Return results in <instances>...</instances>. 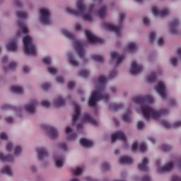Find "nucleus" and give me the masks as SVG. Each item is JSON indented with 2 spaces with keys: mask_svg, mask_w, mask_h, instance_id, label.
<instances>
[{
  "mask_svg": "<svg viewBox=\"0 0 181 181\" xmlns=\"http://www.w3.org/2000/svg\"><path fill=\"white\" fill-rule=\"evenodd\" d=\"M18 24L20 29H21L23 33H29V29H28V27L26 26V24H25V23H23V21H18Z\"/></svg>",
  "mask_w": 181,
  "mask_h": 181,
  "instance_id": "33",
  "label": "nucleus"
},
{
  "mask_svg": "<svg viewBox=\"0 0 181 181\" xmlns=\"http://www.w3.org/2000/svg\"><path fill=\"white\" fill-rule=\"evenodd\" d=\"M127 50H129L130 53H134V52H136V44L134 42L129 43L127 45Z\"/></svg>",
  "mask_w": 181,
  "mask_h": 181,
  "instance_id": "36",
  "label": "nucleus"
},
{
  "mask_svg": "<svg viewBox=\"0 0 181 181\" xmlns=\"http://www.w3.org/2000/svg\"><path fill=\"white\" fill-rule=\"evenodd\" d=\"M0 139H8V135L6 133L2 132L0 134Z\"/></svg>",
  "mask_w": 181,
  "mask_h": 181,
  "instance_id": "62",
  "label": "nucleus"
},
{
  "mask_svg": "<svg viewBox=\"0 0 181 181\" xmlns=\"http://www.w3.org/2000/svg\"><path fill=\"white\" fill-rule=\"evenodd\" d=\"M117 139H119L120 141L124 142V144H127V136H125V134H124V132L122 131L117 132L111 135L112 143L115 142Z\"/></svg>",
  "mask_w": 181,
  "mask_h": 181,
  "instance_id": "9",
  "label": "nucleus"
},
{
  "mask_svg": "<svg viewBox=\"0 0 181 181\" xmlns=\"http://www.w3.org/2000/svg\"><path fill=\"white\" fill-rule=\"evenodd\" d=\"M131 114H132L131 109H128L126 113L123 115L122 119L124 122H131Z\"/></svg>",
  "mask_w": 181,
  "mask_h": 181,
  "instance_id": "27",
  "label": "nucleus"
},
{
  "mask_svg": "<svg viewBox=\"0 0 181 181\" xmlns=\"http://www.w3.org/2000/svg\"><path fill=\"white\" fill-rule=\"evenodd\" d=\"M161 149L163 150V152H169V151L172 149V147L167 144H163L161 146Z\"/></svg>",
  "mask_w": 181,
  "mask_h": 181,
  "instance_id": "44",
  "label": "nucleus"
},
{
  "mask_svg": "<svg viewBox=\"0 0 181 181\" xmlns=\"http://www.w3.org/2000/svg\"><path fill=\"white\" fill-rule=\"evenodd\" d=\"M179 25V20L174 19L171 21L170 25V30L173 35H176L177 33V25Z\"/></svg>",
  "mask_w": 181,
  "mask_h": 181,
  "instance_id": "19",
  "label": "nucleus"
},
{
  "mask_svg": "<svg viewBox=\"0 0 181 181\" xmlns=\"http://www.w3.org/2000/svg\"><path fill=\"white\" fill-rule=\"evenodd\" d=\"M143 69L142 65L138 64H136V62L134 61L132 64L130 73L132 74V76H135L136 74H139V73L142 71Z\"/></svg>",
  "mask_w": 181,
  "mask_h": 181,
  "instance_id": "11",
  "label": "nucleus"
},
{
  "mask_svg": "<svg viewBox=\"0 0 181 181\" xmlns=\"http://www.w3.org/2000/svg\"><path fill=\"white\" fill-rule=\"evenodd\" d=\"M0 160L1 162H12L13 160V156H5L4 153H0Z\"/></svg>",
  "mask_w": 181,
  "mask_h": 181,
  "instance_id": "26",
  "label": "nucleus"
},
{
  "mask_svg": "<svg viewBox=\"0 0 181 181\" xmlns=\"http://www.w3.org/2000/svg\"><path fill=\"white\" fill-rule=\"evenodd\" d=\"M85 35L87 37L89 43H104V40L93 35L91 31L88 30L85 31Z\"/></svg>",
  "mask_w": 181,
  "mask_h": 181,
  "instance_id": "7",
  "label": "nucleus"
},
{
  "mask_svg": "<svg viewBox=\"0 0 181 181\" xmlns=\"http://www.w3.org/2000/svg\"><path fill=\"white\" fill-rule=\"evenodd\" d=\"M83 122H89L90 124H92V125H94L95 127H97L98 125V122L97 120L93 119L90 115L86 113L83 115Z\"/></svg>",
  "mask_w": 181,
  "mask_h": 181,
  "instance_id": "18",
  "label": "nucleus"
},
{
  "mask_svg": "<svg viewBox=\"0 0 181 181\" xmlns=\"http://www.w3.org/2000/svg\"><path fill=\"white\" fill-rule=\"evenodd\" d=\"M170 63L174 67H176V66H177V59L175 57L172 58L170 60Z\"/></svg>",
  "mask_w": 181,
  "mask_h": 181,
  "instance_id": "56",
  "label": "nucleus"
},
{
  "mask_svg": "<svg viewBox=\"0 0 181 181\" xmlns=\"http://www.w3.org/2000/svg\"><path fill=\"white\" fill-rule=\"evenodd\" d=\"M172 169H173V163L170 162L163 167L158 168V170L159 173H163L164 172H170Z\"/></svg>",
  "mask_w": 181,
  "mask_h": 181,
  "instance_id": "21",
  "label": "nucleus"
},
{
  "mask_svg": "<svg viewBox=\"0 0 181 181\" xmlns=\"http://www.w3.org/2000/svg\"><path fill=\"white\" fill-rule=\"evenodd\" d=\"M161 125H163V127L167 129H169V128H179V127H181V121L176 122L173 125H170L168 121L163 120L161 122Z\"/></svg>",
  "mask_w": 181,
  "mask_h": 181,
  "instance_id": "16",
  "label": "nucleus"
},
{
  "mask_svg": "<svg viewBox=\"0 0 181 181\" xmlns=\"http://www.w3.org/2000/svg\"><path fill=\"white\" fill-rule=\"evenodd\" d=\"M48 71L50 74H56V73H57V69L53 67H48Z\"/></svg>",
  "mask_w": 181,
  "mask_h": 181,
  "instance_id": "55",
  "label": "nucleus"
},
{
  "mask_svg": "<svg viewBox=\"0 0 181 181\" xmlns=\"http://www.w3.org/2000/svg\"><path fill=\"white\" fill-rule=\"evenodd\" d=\"M74 87H76V83L74 82H69L68 83V88L69 90H73V88H74Z\"/></svg>",
  "mask_w": 181,
  "mask_h": 181,
  "instance_id": "59",
  "label": "nucleus"
},
{
  "mask_svg": "<svg viewBox=\"0 0 181 181\" xmlns=\"http://www.w3.org/2000/svg\"><path fill=\"white\" fill-rule=\"evenodd\" d=\"M156 37V34H155V33L153 32L150 33L149 42L152 43L155 40Z\"/></svg>",
  "mask_w": 181,
  "mask_h": 181,
  "instance_id": "48",
  "label": "nucleus"
},
{
  "mask_svg": "<svg viewBox=\"0 0 181 181\" xmlns=\"http://www.w3.org/2000/svg\"><path fill=\"white\" fill-rule=\"evenodd\" d=\"M22 152V147L17 146L15 148L14 155L16 156H18V155H21V153Z\"/></svg>",
  "mask_w": 181,
  "mask_h": 181,
  "instance_id": "47",
  "label": "nucleus"
},
{
  "mask_svg": "<svg viewBox=\"0 0 181 181\" xmlns=\"http://www.w3.org/2000/svg\"><path fill=\"white\" fill-rule=\"evenodd\" d=\"M124 19H125V13H119V25H114L111 23H103V26L107 30H111V32H114L117 36H120L121 35V28L122 23L124 22Z\"/></svg>",
  "mask_w": 181,
  "mask_h": 181,
  "instance_id": "5",
  "label": "nucleus"
},
{
  "mask_svg": "<svg viewBox=\"0 0 181 181\" xmlns=\"http://www.w3.org/2000/svg\"><path fill=\"white\" fill-rule=\"evenodd\" d=\"M136 149H138V142H134L132 145V151L133 152H135V151H136Z\"/></svg>",
  "mask_w": 181,
  "mask_h": 181,
  "instance_id": "57",
  "label": "nucleus"
},
{
  "mask_svg": "<svg viewBox=\"0 0 181 181\" xmlns=\"http://www.w3.org/2000/svg\"><path fill=\"white\" fill-rule=\"evenodd\" d=\"M143 22L146 25H149V19L145 16L143 17Z\"/></svg>",
  "mask_w": 181,
  "mask_h": 181,
  "instance_id": "63",
  "label": "nucleus"
},
{
  "mask_svg": "<svg viewBox=\"0 0 181 181\" xmlns=\"http://www.w3.org/2000/svg\"><path fill=\"white\" fill-rule=\"evenodd\" d=\"M93 9H94V6H90L89 8L84 5L83 0H78L77 2V10L72 9L70 7L66 8V11L68 13H71V15H75V16H82L84 21H88L91 22L93 21V17L91 16V12H93ZM87 11H89L88 13H86Z\"/></svg>",
  "mask_w": 181,
  "mask_h": 181,
  "instance_id": "3",
  "label": "nucleus"
},
{
  "mask_svg": "<svg viewBox=\"0 0 181 181\" xmlns=\"http://www.w3.org/2000/svg\"><path fill=\"white\" fill-rule=\"evenodd\" d=\"M117 74L118 73L117 72V71L114 70L110 73L109 78H114V77H117Z\"/></svg>",
  "mask_w": 181,
  "mask_h": 181,
  "instance_id": "54",
  "label": "nucleus"
},
{
  "mask_svg": "<svg viewBox=\"0 0 181 181\" xmlns=\"http://www.w3.org/2000/svg\"><path fill=\"white\" fill-rule=\"evenodd\" d=\"M171 181H181V178L177 176H173Z\"/></svg>",
  "mask_w": 181,
  "mask_h": 181,
  "instance_id": "64",
  "label": "nucleus"
},
{
  "mask_svg": "<svg viewBox=\"0 0 181 181\" xmlns=\"http://www.w3.org/2000/svg\"><path fill=\"white\" fill-rule=\"evenodd\" d=\"M147 81L148 83H153L156 81V73L151 72L150 75L147 76Z\"/></svg>",
  "mask_w": 181,
  "mask_h": 181,
  "instance_id": "38",
  "label": "nucleus"
},
{
  "mask_svg": "<svg viewBox=\"0 0 181 181\" xmlns=\"http://www.w3.org/2000/svg\"><path fill=\"white\" fill-rule=\"evenodd\" d=\"M17 18H19V19H26L28 18V13L23 12V11H18L16 13Z\"/></svg>",
  "mask_w": 181,
  "mask_h": 181,
  "instance_id": "41",
  "label": "nucleus"
},
{
  "mask_svg": "<svg viewBox=\"0 0 181 181\" xmlns=\"http://www.w3.org/2000/svg\"><path fill=\"white\" fill-rule=\"evenodd\" d=\"M83 173V168L81 167L77 168L74 171V175L75 176H80V175Z\"/></svg>",
  "mask_w": 181,
  "mask_h": 181,
  "instance_id": "45",
  "label": "nucleus"
},
{
  "mask_svg": "<svg viewBox=\"0 0 181 181\" xmlns=\"http://www.w3.org/2000/svg\"><path fill=\"white\" fill-rule=\"evenodd\" d=\"M79 76L83 77V78H87V77L90 76V71H88V70H81L79 72Z\"/></svg>",
  "mask_w": 181,
  "mask_h": 181,
  "instance_id": "42",
  "label": "nucleus"
},
{
  "mask_svg": "<svg viewBox=\"0 0 181 181\" xmlns=\"http://www.w3.org/2000/svg\"><path fill=\"white\" fill-rule=\"evenodd\" d=\"M59 146L60 149H62L63 151H67V145H66L65 143L60 144Z\"/></svg>",
  "mask_w": 181,
  "mask_h": 181,
  "instance_id": "58",
  "label": "nucleus"
},
{
  "mask_svg": "<svg viewBox=\"0 0 181 181\" xmlns=\"http://www.w3.org/2000/svg\"><path fill=\"white\" fill-rule=\"evenodd\" d=\"M152 13L154 15V16H161L162 18H163V16L169 15V10H168V8H163L159 11L158 10V8L153 7Z\"/></svg>",
  "mask_w": 181,
  "mask_h": 181,
  "instance_id": "13",
  "label": "nucleus"
},
{
  "mask_svg": "<svg viewBox=\"0 0 181 181\" xmlns=\"http://www.w3.org/2000/svg\"><path fill=\"white\" fill-rule=\"evenodd\" d=\"M148 158H144L142 160V163L138 165L139 170H142L143 172L148 171Z\"/></svg>",
  "mask_w": 181,
  "mask_h": 181,
  "instance_id": "24",
  "label": "nucleus"
},
{
  "mask_svg": "<svg viewBox=\"0 0 181 181\" xmlns=\"http://www.w3.org/2000/svg\"><path fill=\"white\" fill-rule=\"evenodd\" d=\"M111 59L112 60H116L117 66H118L124 62V55H119L117 52H111Z\"/></svg>",
  "mask_w": 181,
  "mask_h": 181,
  "instance_id": "15",
  "label": "nucleus"
},
{
  "mask_svg": "<svg viewBox=\"0 0 181 181\" xmlns=\"http://www.w3.org/2000/svg\"><path fill=\"white\" fill-rule=\"evenodd\" d=\"M80 144L81 146H83L84 148H91L94 145L93 141L87 140L86 139H81Z\"/></svg>",
  "mask_w": 181,
  "mask_h": 181,
  "instance_id": "23",
  "label": "nucleus"
},
{
  "mask_svg": "<svg viewBox=\"0 0 181 181\" xmlns=\"http://www.w3.org/2000/svg\"><path fill=\"white\" fill-rule=\"evenodd\" d=\"M41 105H42V107H46L47 108H49V107H50V102L47 100H43L41 102Z\"/></svg>",
  "mask_w": 181,
  "mask_h": 181,
  "instance_id": "53",
  "label": "nucleus"
},
{
  "mask_svg": "<svg viewBox=\"0 0 181 181\" xmlns=\"http://www.w3.org/2000/svg\"><path fill=\"white\" fill-rule=\"evenodd\" d=\"M1 173H4L5 175H8V176H12V170L9 166H5L1 170Z\"/></svg>",
  "mask_w": 181,
  "mask_h": 181,
  "instance_id": "40",
  "label": "nucleus"
},
{
  "mask_svg": "<svg viewBox=\"0 0 181 181\" xmlns=\"http://www.w3.org/2000/svg\"><path fill=\"white\" fill-rule=\"evenodd\" d=\"M140 152H146V144L145 143H141L139 146Z\"/></svg>",
  "mask_w": 181,
  "mask_h": 181,
  "instance_id": "49",
  "label": "nucleus"
},
{
  "mask_svg": "<svg viewBox=\"0 0 181 181\" xmlns=\"http://www.w3.org/2000/svg\"><path fill=\"white\" fill-rule=\"evenodd\" d=\"M63 160H64L63 156H58L55 158V165L57 168H62L64 164Z\"/></svg>",
  "mask_w": 181,
  "mask_h": 181,
  "instance_id": "34",
  "label": "nucleus"
},
{
  "mask_svg": "<svg viewBox=\"0 0 181 181\" xmlns=\"http://www.w3.org/2000/svg\"><path fill=\"white\" fill-rule=\"evenodd\" d=\"M73 105L75 108V114L72 116V122L73 124L74 125V124H76V122H77V119H78V118H80V106H78V105H77V103H76V102L73 103Z\"/></svg>",
  "mask_w": 181,
  "mask_h": 181,
  "instance_id": "14",
  "label": "nucleus"
},
{
  "mask_svg": "<svg viewBox=\"0 0 181 181\" xmlns=\"http://www.w3.org/2000/svg\"><path fill=\"white\" fill-rule=\"evenodd\" d=\"M23 43L24 45V52L25 54L30 56H36V46L33 44V39L27 35L23 38Z\"/></svg>",
  "mask_w": 181,
  "mask_h": 181,
  "instance_id": "4",
  "label": "nucleus"
},
{
  "mask_svg": "<svg viewBox=\"0 0 181 181\" xmlns=\"http://www.w3.org/2000/svg\"><path fill=\"white\" fill-rule=\"evenodd\" d=\"M123 105L122 104H117V103H111L110 105V109L112 110V111H118V110H121L122 108Z\"/></svg>",
  "mask_w": 181,
  "mask_h": 181,
  "instance_id": "35",
  "label": "nucleus"
},
{
  "mask_svg": "<svg viewBox=\"0 0 181 181\" xmlns=\"http://www.w3.org/2000/svg\"><path fill=\"white\" fill-rule=\"evenodd\" d=\"M105 83H107V78L105 76H100L98 78V83L99 84V86L90 95L88 100L89 107H96L97 102L100 100L108 101L110 96L108 94L104 93V91H105Z\"/></svg>",
  "mask_w": 181,
  "mask_h": 181,
  "instance_id": "2",
  "label": "nucleus"
},
{
  "mask_svg": "<svg viewBox=\"0 0 181 181\" xmlns=\"http://www.w3.org/2000/svg\"><path fill=\"white\" fill-rule=\"evenodd\" d=\"M37 156H38V159L40 160H42V159H43V158H46V156H47L48 153H47V150H46V148H43V147H40L37 149Z\"/></svg>",
  "mask_w": 181,
  "mask_h": 181,
  "instance_id": "20",
  "label": "nucleus"
},
{
  "mask_svg": "<svg viewBox=\"0 0 181 181\" xmlns=\"http://www.w3.org/2000/svg\"><path fill=\"white\" fill-rule=\"evenodd\" d=\"M46 129L49 134V137H51L52 139H54L55 138H57V136H59L57 129H54V127L52 126H47Z\"/></svg>",
  "mask_w": 181,
  "mask_h": 181,
  "instance_id": "17",
  "label": "nucleus"
},
{
  "mask_svg": "<svg viewBox=\"0 0 181 181\" xmlns=\"http://www.w3.org/2000/svg\"><path fill=\"white\" fill-rule=\"evenodd\" d=\"M74 47L78 56L81 59H84V42L75 40Z\"/></svg>",
  "mask_w": 181,
  "mask_h": 181,
  "instance_id": "8",
  "label": "nucleus"
},
{
  "mask_svg": "<svg viewBox=\"0 0 181 181\" xmlns=\"http://www.w3.org/2000/svg\"><path fill=\"white\" fill-rule=\"evenodd\" d=\"M40 21L44 25H50V11L49 9L42 8L40 10Z\"/></svg>",
  "mask_w": 181,
  "mask_h": 181,
  "instance_id": "6",
  "label": "nucleus"
},
{
  "mask_svg": "<svg viewBox=\"0 0 181 181\" xmlns=\"http://www.w3.org/2000/svg\"><path fill=\"white\" fill-rule=\"evenodd\" d=\"M133 101L136 104L142 105L141 112L145 119H149V118L159 119L162 114H168L169 112V110L166 108L156 111L153 107H150L148 104H152L153 103V98L151 95L134 97Z\"/></svg>",
  "mask_w": 181,
  "mask_h": 181,
  "instance_id": "1",
  "label": "nucleus"
},
{
  "mask_svg": "<svg viewBox=\"0 0 181 181\" xmlns=\"http://www.w3.org/2000/svg\"><path fill=\"white\" fill-rule=\"evenodd\" d=\"M36 105H37V102L33 100L30 103L25 106V110L27 112H29V114H35V112H36Z\"/></svg>",
  "mask_w": 181,
  "mask_h": 181,
  "instance_id": "12",
  "label": "nucleus"
},
{
  "mask_svg": "<svg viewBox=\"0 0 181 181\" xmlns=\"http://www.w3.org/2000/svg\"><path fill=\"white\" fill-rule=\"evenodd\" d=\"M16 62H11L10 63L8 68H4V71H8V69L9 70H15L16 69Z\"/></svg>",
  "mask_w": 181,
  "mask_h": 181,
  "instance_id": "43",
  "label": "nucleus"
},
{
  "mask_svg": "<svg viewBox=\"0 0 181 181\" xmlns=\"http://www.w3.org/2000/svg\"><path fill=\"white\" fill-rule=\"evenodd\" d=\"M51 86H52V85H50V83H45L42 84V90H45V91H47V89L50 88Z\"/></svg>",
  "mask_w": 181,
  "mask_h": 181,
  "instance_id": "51",
  "label": "nucleus"
},
{
  "mask_svg": "<svg viewBox=\"0 0 181 181\" xmlns=\"http://www.w3.org/2000/svg\"><path fill=\"white\" fill-rule=\"evenodd\" d=\"M8 52H16L18 49V45H16V40H13L6 47Z\"/></svg>",
  "mask_w": 181,
  "mask_h": 181,
  "instance_id": "25",
  "label": "nucleus"
},
{
  "mask_svg": "<svg viewBox=\"0 0 181 181\" xmlns=\"http://www.w3.org/2000/svg\"><path fill=\"white\" fill-rule=\"evenodd\" d=\"M134 160L129 156H122L119 158L120 165H131Z\"/></svg>",
  "mask_w": 181,
  "mask_h": 181,
  "instance_id": "22",
  "label": "nucleus"
},
{
  "mask_svg": "<svg viewBox=\"0 0 181 181\" xmlns=\"http://www.w3.org/2000/svg\"><path fill=\"white\" fill-rule=\"evenodd\" d=\"M91 59L98 63H103L104 62V57L101 55L93 54L91 56Z\"/></svg>",
  "mask_w": 181,
  "mask_h": 181,
  "instance_id": "37",
  "label": "nucleus"
},
{
  "mask_svg": "<svg viewBox=\"0 0 181 181\" xmlns=\"http://www.w3.org/2000/svg\"><path fill=\"white\" fill-rule=\"evenodd\" d=\"M42 62L45 64H46V66H49V64L52 63V59L50 58V57H46L42 59Z\"/></svg>",
  "mask_w": 181,
  "mask_h": 181,
  "instance_id": "46",
  "label": "nucleus"
},
{
  "mask_svg": "<svg viewBox=\"0 0 181 181\" xmlns=\"http://www.w3.org/2000/svg\"><path fill=\"white\" fill-rule=\"evenodd\" d=\"M65 132L66 134H67L68 135V139H76V138L77 137V135L74 133L71 134V128H70L69 127H67L65 129Z\"/></svg>",
  "mask_w": 181,
  "mask_h": 181,
  "instance_id": "31",
  "label": "nucleus"
},
{
  "mask_svg": "<svg viewBox=\"0 0 181 181\" xmlns=\"http://www.w3.org/2000/svg\"><path fill=\"white\" fill-rule=\"evenodd\" d=\"M2 110H15V107L11 105H4L2 106Z\"/></svg>",
  "mask_w": 181,
  "mask_h": 181,
  "instance_id": "52",
  "label": "nucleus"
},
{
  "mask_svg": "<svg viewBox=\"0 0 181 181\" xmlns=\"http://www.w3.org/2000/svg\"><path fill=\"white\" fill-rule=\"evenodd\" d=\"M12 148H13V145H12L11 143H8L6 147V149L7 152H10V151H12Z\"/></svg>",
  "mask_w": 181,
  "mask_h": 181,
  "instance_id": "61",
  "label": "nucleus"
},
{
  "mask_svg": "<svg viewBox=\"0 0 181 181\" xmlns=\"http://www.w3.org/2000/svg\"><path fill=\"white\" fill-rule=\"evenodd\" d=\"M157 93L161 97V98H166V87L163 82H159L156 88Z\"/></svg>",
  "mask_w": 181,
  "mask_h": 181,
  "instance_id": "10",
  "label": "nucleus"
},
{
  "mask_svg": "<svg viewBox=\"0 0 181 181\" xmlns=\"http://www.w3.org/2000/svg\"><path fill=\"white\" fill-rule=\"evenodd\" d=\"M144 127H145V124L143 122L140 121L137 124V128L138 129H143Z\"/></svg>",
  "mask_w": 181,
  "mask_h": 181,
  "instance_id": "60",
  "label": "nucleus"
},
{
  "mask_svg": "<svg viewBox=\"0 0 181 181\" xmlns=\"http://www.w3.org/2000/svg\"><path fill=\"white\" fill-rule=\"evenodd\" d=\"M101 169L103 170H110V164L108 163H103Z\"/></svg>",
  "mask_w": 181,
  "mask_h": 181,
  "instance_id": "50",
  "label": "nucleus"
},
{
  "mask_svg": "<svg viewBox=\"0 0 181 181\" xmlns=\"http://www.w3.org/2000/svg\"><path fill=\"white\" fill-rule=\"evenodd\" d=\"M106 12H107V7H105V6H102L98 11V18H100V19H103V18H105Z\"/></svg>",
  "mask_w": 181,
  "mask_h": 181,
  "instance_id": "28",
  "label": "nucleus"
},
{
  "mask_svg": "<svg viewBox=\"0 0 181 181\" xmlns=\"http://www.w3.org/2000/svg\"><path fill=\"white\" fill-rule=\"evenodd\" d=\"M11 91L15 94H23V88L21 86H11Z\"/></svg>",
  "mask_w": 181,
  "mask_h": 181,
  "instance_id": "29",
  "label": "nucleus"
},
{
  "mask_svg": "<svg viewBox=\"0 0 181 181\" xmlns=\"http://www.w3.org/2000/svg\"><path fill=\"white\" fill-rule=\"evenodd\" d=\"M66 104V100L62 97H58L54 101V105L56 107H63Z\"/></svg>",
  "mask_w": 181,
  "mask_h": 181,
  "instance_id": "32",
  "label": "nucleus"
},
{
  "mask_svg": "<svg viewBox=\"0 0 181 181\" xmlns=\"http://www.w3.org/2000/svg\"><path fill=\"white\" fill-rule=\"evenodd\" d=\"M68 59L71 66H74V67H77V66H78V62L74 59L73 54L71 52L68 53Z\"/></svg>",
  "mask_w": 181,
  "mask_h": 181,
  "instance_id": "30",
  "label": "nucleus"
},
{
  "mask_svg": "<svg viewBox=\"0 0 181 181\" xmlns=\"http://www.w3.org/2000/svg\"><path fill=\"white\" fill-rule=\"evenodd\" d=\"M62 33L64 36H66V37H68V39H70L71 40H74V35L69 32L67 30H62Z\"/></svg>",
  "mask_w": 181,
  "mask_h": 181,
  "instance_id": "39",
  "label": "nucleus"
}]
</instances>
